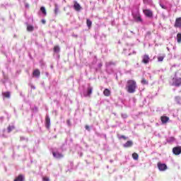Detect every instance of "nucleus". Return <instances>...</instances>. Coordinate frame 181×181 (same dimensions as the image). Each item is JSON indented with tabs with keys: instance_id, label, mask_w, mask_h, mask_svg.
I'll list each match as a JSON object with an SVG mask.
<instances>
[{
	"instance_id": "obj_1",
	"label": "nucleus",
	"mask_w": 181,
	"mask_h": 181,
	"mask_svg": "<svg viewBox=\"0 0 181 181\" xmlns=\"http://www.w3.org/2000/svg\"><path fill=\"white\" fill-rule=\"evenodd\" d=\"M136 81L130 79L127 81L126 90L129 94H134L136 91Z\"/></svg>"
},
{
	"instance_id": "obj_2",
	"label": "nucleus",
	"mask_w": 181,
	"mask_h": 181,
	"mask_svg": "<svg viewBox=\"0 0 181 181\" xmlns=\"http://www.w3.org/2000/svg\"><path fill=\"white\" fill-rule=\"evenodd\" d=\"M143 13L145 15V16H146V18H153V11H152L151 9L143 10Z\"/></svg>"
},
{
	"instance_id": "obj_3",
	"label": "nucleus",
	"mask_w": 181,
	"mask_h": 181,
	"mask_svg": "<svg viewBox=\"0 0 181 181\" xmlns=\"http://www.w3.org/2000/svg\"><path fill=\"white\" fill-rule=\"evenodd\" d=\"M134 20L137 22L138 23H142L144 22V20H142V18L141 17V14L136 13V15L133 16Z\"/></svg>"
},
{
	"instance_id": "obj_4",
	"label": "nucleus",
	"mask_w": 181,
	"mask_h": 181,
	"mask_svg": "<svg viewBox=\"0 0 181 181\" xmlns=\"http://www.w3.org/2000/svg\"><path fill=\"white\" fill-rule=\"evenodd\" d=\"M159 170L163 172L168 169V166L165 163H158L157 164Z\"/></svg>"
},
{
	"instance_id": "obj_5",
	"label": "nucleus",
	"mask_w": 181,
	"mask_h": 181,
	"mask_svg": "<svg viewBox=\"0 0 181 181\" xmlns=\"http://www.w3.org/2000/svg\"><path fill=\"white\" fill-rule=\"evenodd\" d=\"M150 60H151V58L149 57V55L144 54L142 57L141 62H143L144 64H148V63H149Z\"/></svg>"
},
{
	"instance_id": "obj_6",
	"label": "nucleus",
	"mask_w": 181,
	"mask_h": 181,
	"mask_svg": "<svg viewBox=\"0 0 181 181\" xmlns=\"http://www.w3.org/2000/svg\"><path fill=\"white\" fill-rule=\"evenodd\" d=\"M173 153L174 155H180L181 153V146H176L173 148Z\"/></svg>"
},
{
	"instance_id": "obj_7",
	"label": "nucleus",
	"mask_w": 181,
	"mask_h": 181,
	"mask_svg": "<svg viewBox=\"0 0 181 181\" xmlns=\"http://www.w3.org/2000/svg\"><path fill=\"white\" fill-rule=\"evenodd\" d=\"M173 84L175 87H180L181 86V78H175L173 81Z\"/></svg>"
},
{
	"instance_id": "obj_8",
	"label": "nucleus",
	"mask_w": 181,
	"mask_h": 181,
	"mask_svg": "<svg viewBox=\"0 0 181 181\" xmlns=\"http://www.w3.org/2000/svg\"><path fill=\"white\" fill-rule=\"evenodd\" d=\"M174 26L175 28H181V17L176 18Z\"/></svg>"
},
{
	"instance_id": "obj_9",
	"label": "nucleus",
	"mask_w": 181,
	"mask_h": 181,
	"mask_svg": "<svg viewBox=\"0 0 181 181\" xmlns=\"http://www.w3.org/2000/svg\"><path fill=\"white\" fill-rule=\"evenodd\" d=\"M74 8L75 9V11H81V6H80V4L76 1H74Z\"/></svg>"
},
{
	"instance_id": "obj_10",
	"label": "nucleus",
	"mask_w": 181,
	"mask_h": 181,
	"mask_svg": "<svg viewBox=\"0 0 181 181\" xmlns=\"http://www.w3.org/2000/svg\"><path fill=\"white\" fill-rule=\"evenodd\" d=\"M33 77H36L37 78H39L40 77V70L39 69H35L33 72Z\"/></svg>"
},
{
	"instance_id": "obj_11",
	"label": "nucleus",
	"mask_w": 181,
	"mask_h": 181,
	"mask_svg": "<svg viewBox=\"0 0 181 181\" xmlns=\"http://www.w3.org/2000/svg\"><path fill=\"white\" fill-rule=\"evenodd\" d=\"M162 124H167L169 122V117L168 116H161L160 117Z\"/></svg>"
},
{
	"instance_id": "obj_12",
	"label": "nucleus",
	"mask_w": 181,
	"mask_h": 181,
	"mask_svg": "<svg viewBox=\"0 0 181 181\" xmlns=\"http://www.w3.org/2000/svg\"><path fill=\"white\" fill-rule=\"evenodd\" d=\"M52 155L56 159H62L63 158V155L61 153L52 152Z\"/></svg>"
},
{
	"instance_id": "obj_13",
	"label": "nucleus",
	"mask_w": 181,
	"mask_h": 181,
	"mask_svg": "<svg viewBox=\"0 0 181 181\" xmlns=\"http://www.w3.org/2000/svg\"><path fill=\"white\" fill-rule=\"evenodd\" d=\"M45 126L47 129L50 128V117L49 116H47L45 118Z\"/></svg>"
},
{
	"instance_id": "obj_14",
	"label": "nucleus",
	"mask_w": 181,
	"mask_h": 181,
	"mask_svg": "<svg viewBox=\"0 0 181 181\" xmlns=\"http://www.w3.org/2000/svg\"><path fill=\"white\" fill-rule=\"evenodd\" d=\"M14 181H25V176L22 174H20L14 179Z\"/></svg>"
},
{
	"instance_id": "obj_15",
	"label": "nucleus",
	"mask_w": 181,
	"mask_h": 181,
	"mask_svg": "<svg viewBox=\"0 0 181 181\" xmlns=\"http://www.w3.org/2000/svg\"><path fill=\"white\" fill-rule=\"evenodd\" d=\"M134 145V143L132 142V141H127L124 145L123 146L124 148H131V146H132Z\"/></svg>"
},
{
	"instance_id": "obj_16",
	"label": "nucleus",
	"mask_w": 181,
	"mask_h": 181,
	"mask_svg": "<svg viewBox=\"0 0 181 181\" xmlns=\"http://www.w3.org/2000/svg\"><path fill=\"white\" fill-rule=\"evenodd\" d=\"M103 94L105 97H110V95H111V90L108 88H105L103 91Z\"/></svg>"
},
{
	"instance_id": "obj_17",
	"label": "nucleus",
	"mask_w": 181,
	"mask_h": 181,
	"mask_svg": "<svg viewBox=\"0 0 181 181\" xmlns=\"http://www.w3.org/2000/svg\"><path fill=\"white\" fill-rule=\"evenodd\" d=\"M13 129H15V126L14 125H9L7 127V132L8 134H11V132H12V131H13Z\"/></svg>"
},
{
	"instance_id": "obj_18",
	"label": "nucleus",
	"mask_w": 181,
	"mask_h": 181,
	"mask_svg": "<svg viewBox=\"0 0 181 181\" xmlns=\"http://www.w3.org/2000/svg\"><path fill=\"white\" fill-rule=\"evenodd\" d=\"M54 53H59L60 52V47H59V45H55L54 47Z\"/></svg>"
},
{
	"instance_id": "obj_19",
	"label": "nucleus",
	"mask_w": 181,
	"mask_h": 181,
	"mask_svg": "<svg viewBox=\"0 0 181 181\" xmlns=\"http://www.w3.org/2000/svg\"><path fill=\"white\" fill-rule=\"evenodd\" d=\"M27 30L28 32H33V30H35V28L33 27V25H27Z\"/></svg>"
},
{
	"instance_id": "obj_20",
	"label": "nucleus",
	"mask_w": 181,
	"mask_h": 181,
	"mask_svg": "<svg viewBox=\"0 0 181 181\" xmlns=\"http://www.w3.org/2000/svg\"><path fill=\"white\" fill-rule=\"evenodd\" d=\"M93 93V88L88 87L87 89V95L90 97L91 94Z\"/></svg>"
},
{
	"instance_id": "obj_21",
	"label": "nucleus",
	"mask_w": 181,
	"mask_h": 181,
	"mask_svg": "<svg viewBox=\"0 0 181 181\" xmlns=\"http://www.w3.org/2000/svg\"><path fill=\"white\" fill-rule=\"evenodd\" d=\"M132 158L133 159H134V160H138V158H139V156L136 153H133Z\"/></svg>"
},
{
	"instance_id": "obj_22",
	"label": "nucleus",
	"mask_w": 181,
	"mask_h": 181,
	"mask_svg": "<svg viewBox=\"0 0 181 181\" xmlns=\"http://www.w3.org/2000/svg\"><path fill=\"white\" fill-rule=\"evenodd\" d=\"M86 24H87V26L88 28H91V25H93V22H91V21H90V19H87L86 20Z\"/></svg>"
},
{
	"instance_id": "obj_23",
	"label": "nucleus",
	"mask_w": 181,
	"mask_h": 181,
	"mask_svg": "<svg viewBox=\"0 0 181 181\" xmlns=\"http://www.w3.org/2000/svg\"><path fill=\"white\" fill-rule=\"evenodd\" d=\"M4 97H5L6 98H9V97H11V93L9 92H5L4 93H3Z\"/></svg>"
},
{
	"instance_id": "obj_24",
	"label": "nucleus",
	"mask_w": 181,
	"mask_h": 181,
	"mask_svg": "<svg viewBox=\"0 0 181 181\" xmlns=\"http://www.w3.org/2000/svg\"><path fill=\"white\" fill-rule=\"evenodd\" d=\"M177 43L181 42V33H178L177 35Z\"/></svg>"
},
{
	"instance_id": "obj_25",
	"label": "nucleus",
	"mask_w": 181,
	"mask_h": 181,
	"mask_svg": "<svg viewBox=\"0 0 181 181\" xmlns=\"http://www.w3.org/2000/svg\"><path fill=\"white\" fill-rule=\"evenodd\" d=\"M40 11L45 16L47 14V13L46 12V8L45 7L42 6L40 8Z\"/></svg>"
},
{
	"instance_id": "obj_26",
	"label": "nucleus",
	"mask_w": 181,
	"mask_h": 181,
	"mask_svg": "<svg viewBox=\"0 0 181 181\" xmlns=\"http://www.w3.org/2000/svg\"><path fill=\"white\" fill-rule=\"evenodd\" d=\"M165 59V56H160L158 57V62H163V59Z\"/></svg>"
},
{
	"instance_id": "obj_27",
	"label": "nucleus",
	"mask_w": 181,
	"mask_h": 181,
	"mask_svg": "<svg viewBox=\"0 0 181 181\" xmlns=\"http://www.w3.org/2000/svg\"><path fill=\"white\" fill-rule=\"evenodd\" d=\"M141 84H148V81H146L145 78H143L141 80Z\"/></svg>"
},
{
	"instance_id": "obj_28",
	"label": "nucleus",
	"mask_w": 181,
	"mask_h": 181,
	"mask_svg": "<svg viewBox=\"0 0 181 181\" xmlns=\"http://www.w3.org/2000/svg\"><path fill=\"white\" fill-rule=\"evenodd\" d=\"M58 13H59V8L55 7V8H54V13H55V15H57Z\"/></svg>"
},
{
	"instance_id": "obj_29",
	"label": "nucleus",
	"mask_w": 181,
	"mask_h": 181,
	"mask_svg": "<svg viewBox=\"0 0 181 181\" xmlns=\"http://www.w3.org/2000/svg\"><path fill=\"white\" fill-rule=\"evenodd\" d=\"M175 141V137H170L169 139H168V142H173Z\"/></svg>"
},
{
	"instance_id": "obj_30",
	"label": "nucleus",
	"mask_w": 181,
	"mask_h": 181,
	"mask_svg": "<svg viewBox=\"0 0 181 181\" xmlns=\"http://www.w3.org/2000/svg\"><path fill=\"white\" fill-rule=\"evenodd\" d=\"M150 1L151 0H143V2H144V4H149Z\"/></svg>"
},
{
	"instance_id": "obj_31",
	"label": "nucleus",
	"mask_w": 181,
	"mask_h": 181,
	"mask_svg": "<svg viewBox=\"0 0 181 181\" xmlns=\"http://www.w3.org/2000/svg\"><path fill=\"white\" fill-rule=\"evenodd\" d=\"M85 129H86L87 131H90V126H89V125H86V126H85Z\"/></svg>"
},
{
	"instance_id": "obj_32",
	"label": "nucleus",
	"mask_w": 181,
	"mask_h": 181,
	"mask_svg": "<svg viewBox=\"0 0 181 181\" xmlns=\"http://www.w3.org/2000/svg\"><path fill=\"white\" fill-rule=\"evenodd\" d=\"M160 6L162 8V9H166V6L163 4H160Z\"/></svg>"
},
{
	"instance_id": "obj_33",
	"label": "nucleus",
	"mask_w": 181,
	"mask_h": 181,
	"mask_svg": "<svg viewBox=\"0 0 181 181\" xmlns=\"http://www.w3.org/2000/svg\"><path fill=\"white\" fill-rule=\"evenodd\" d=\"M120 138H122V139H124V141L127 140V137L124 135H122Z\"/></svg>"
},
{
	"instance_id": "obj_34",
	"label": "nucleus",
	"mask_w": 181,
	"mask_h": 181,
	"mask_svg": "<svg viewBox=\"0 0 181 181\" xmlns=\"http://www.w3.org/2000/svg\"><path fill=\"white\" fill-rule=\"evenodd\" d=\"M43 180L44 181H49V178L45 177L43 178Z\"/></svg>"
},
{
	"instance_id": "obj_35",
	"label": "nucleus",
	"mask_w": 181,
	"mask_h": 181,
	"mask_svg": "<svg viewBox=\"0 0 181 181\" xmlns=\"http://www.w3.org/2000/svg\"><path fill=\"white\" fill-rule=\"evenodd\" d=\"M41 22H42V23H43V25H45V23H46V21L45 20H42Z\"/></svg>"
},
{
	"instance_id": "obj_36",
	"label": "nucleus",
	"mask_w": 181,
	"mask_h": 181,
	"mask_svg": "<svg viewBox=\"0 0 181 181\" xmlns=\"http://www.w3.org/2000/svg\"><path fill=\"white\" fill-rule=\"evenodd\" d=\"M67 122H68V124H70V121L68 120Z\"/></svg>"
}]
</instances>
